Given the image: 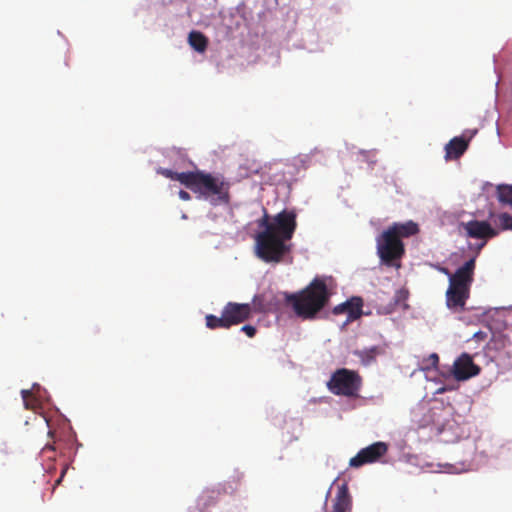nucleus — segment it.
<instances>
[{
  "instance_id": "nucleus-12",
  "label": "nucleus",
  "mask_w": 512,
  "mask_h": 512,
  "mask_svg": "<svg viewBox=\"0 0 512 512\" xmlns=\"http://www.w3.org/2000/svg\"><path fill=\"white\" fill-rule=\"evenodd\" d=\"M222 493H227L222 485L204 490L197 499L195 509H197L198 512H208L209 508L218 502V498Z\"/></svg>"
},
{
  "instance_id": "nucleus-8",
  "label": "nucleus",
  "mask_w": 512,
  "mask_h": 512,
  "mask_svg": "<svg viewBox=\"0 0 512 512\" xmlns=\"http://www.w3.org/2000/svg\"><path fill=\"white\" fill-rule=\"evenodd\" d=\"M223 313L227 328L229 329L231 326L238 325L248 320L252 315V307L251 304L248 303L240 304L228 302L223 308Z\"/></svg>"
},
{
  "instance_id": "nucleus-20",
  "label": "nucleus",
  "mask_w": 512,
  "mask_h": 512,
  "mask_svg": "<svg viewBox=\"0 0 512 512\" xmlns=\"http://www.w3.org/2000/svg\"><path fill=\"white\" fill-rule=\"evenodd\" d=\"M497 196L500 202L512 204V185H498Z\"/></svg>"
},
{
  "instance_id": "nucleus-18",
  "label": "nucleus",
  "mask_w": 512,
  "mask_h": 512,
  "mask_svg": "<svg viewBox=\"0 0 512 512\" xmlns=\"http://www.w3.org/2000/svg\"><path fill=\"white\" fill-rule=\"evenodd\" d=\"M205 321H206V326L209 329H212V330L218 329V328L228 329L223 312L221 313L220 317L215 316L213 314H208L205 317Z\"/></svg>"
},
{
  "instance_id": "nucleus-25",
  "label": "nucleus",
  "mask_w": 512,
  "mask_h": 512,
  "mask_svg": "<svg viewBox=\"0 0 512 512\" xmlns=\"http://www.w3.org/2000/svg\"><path fill=\"white\" fill-rule=\"evenodd\" d=\"M178 195H179V198L183 201H189L191 199L190 194L185 190H180Z\"/></svg>"
},
{
  "instance_id": "nucleus-16",
  "label": "nucleus",
  "mask_w": 512,
  "mask_h": 512,
  "mask_svg": "<svg viewBox=\"0 0 512 512\" xmlns=\"http://www.w3.org/2000/svg\"><path fill=\"white\" fill-rule=\"evenodd\" d=\"M190 172L191 171L175 172V171H172V170L166 169V168H160L158 170V173H160L164 177L169 178L171 180H176V181L180 182L182 185H184L185 187H187V185H188Z\"/></svg>"
},
{
  "instance_id": "nucleus-1",
  "label": "nucleus",
  "mask_w": 512,
  "mask_h": 512,
  "mask_svg": "<svg viewBox=\"0 0 512 512\" xmlns=\"http://www.w3.org/2000/svg\"><path fill=\"white\" fill-rule=\"evenodd\" d=\"M297 214L294 210H282L271 217L264 210L263 217L258 221L263 228L255 237V255L266 263H280L290 252L287 244L297 228Z\"/></svg>"
},
{
  "instance_id": "nucleus-24",
  "label": "nucleus",
  "mask_w": 512,
  "mask_h": 512,
  "mask_svg": "<svg viewBox=\"0 0 512 512\" xmlns=\"http://www.w3.org/2000/svg\"><path fill=\"white\" fill-rule=\"evenodd\" d=\"M241 331L244 332L250 338L254 337L257 332L256 328L252 325L242 326Z\"/></svg>"
},
{
  "instance_id": "nucleus-5",
  "label": "nucleus",
  "mask_w": 512,
  "mask_h": 512,
  "mask_svg": "<svg viewBox=\"0 0 512 512\" xmlns=\"http://www.w3.org/2000/svg\"><path fill=\"white\" fill-rule=\"evenodd\" d=\"M214 206L230 203V183L222 175L191 171L187 187Z\"/></svg>"
},
{
  "instance_id": "nucleus-21",
  "label": "nucleus",
  "mask_w": 512,
  "mask_h": 512,
  "mask_svg": "<svg viewBox=\"0 0 512 512\" xmlns=\"http://www.w3.org/2000/svg\"><path fill=\"white\" fill-rule=\"evenodd\" d=\"M251 307H252V312L255 311L258 313L266 312L267 310H269V305L266 302L265 295L264 294L255 295L253 297Z\"/></svg>"
},
{
  "instance_id": "nucleus-11",
  "label": "nucleus",
  "mask_w": 512,
  "mask_h": 512,
  "mask_svg": "<svg viewBox=\"0 0 512 512\" xmlns=\"http://www.w3.org/2000/svg\"><path fill=\"white\" fill-rule=\"evenodd\" d=\"M363 300L361 297L354 296L347 301L336 305L333 308L335 315L346 314L348 321H354L362 315Z\"/></svg>"
},
{
  "instance_id": "nucleus-15",
  "label": "nucleus",
  "mask_w": 512,
  "mask_h": 512,
  "mask_svg": "<svg viewBox=\"0 0 512 512\" xmlns=\"http://www.w3.org/2000/svg\"><path fill=\"white\" fill-rule=\"evenodd\" d=\"M188 42L199 53L205 52L208 46V38L199 31H191L188 35Z\"/></svg>"
},
{
  "instance_id": "nucleus-4",
  "label": "nucleus",
  "mask_w": 512,
  "mask_h": 512,
  "mask_svg": "<svg viewBox=\"0 0 512 512\" xmlns=\"http://www.w3.org/2000/svg\"><path fill=\"white\" fill-rule=\"evenodd\" d=\"M475 267L476 259L472 257L454 273H451L445 267L439 269L449 278V286L445 296L446 305L451 311L463 312L465 310L466 302L470 297V290L474 281Z\"/></svg>"
},
{
  "instance_id": "nucleus-17",
  "label": "nucleus",
  "mask_w": 512,
  "mask_h": 512,
  "mask_svg": "<svg viewBox=\"0 0 512 512\" xmlns=\"http://www.w3.org/2000/svg\"><path fill=\"white\" fill-rule=\"evenodd\" d=\"M493 223L501 230H512V216L508 213H500L491 216Z\"/></svg>"
},
{
  "instance_id": "nucleus-23",
  "label": "nucleus",
  "mask_w": 512,
  "mask_h": 512,
  "mask_svg": "<svg viewBox=\"0 0 512 512\" xmlns=\"http://www.w3.org/2000/svg\"><path fill=\"white\" fill-rule=\"evenodd\" d=\"M426 362L428 363L427 364V368H435L437 367L438 363H439V356L438 354L436 353H432L428 356V358L426 359Z\"/></svg>"
},
{
  "instance_id": "nucleus-9",
  "label": "nucleus",
  "mask_w": 512,
  "mask_h": 512,
  "mask_svg": "<svg viewBox=\"0 0 512 512\" xmlns=\"http://www.w3.org/2000/svg\"><path fill=\"white\" fill-rule=\"evenodd\" d=\"M480 373V367L476 365L468 353L461 354L454 362L452 374L458 381L468 380Z\"/></svg>"
},
{
  "instance_id": "nucleus-27",
  "label": "nucleus",
  "mask_w": 512,
  "mask_h": 512,
  "mask_svg": "<svg viewBox=\"0 0 512 512\" xmlns=\"http://www.w3.org/2000/svg\"><path fill=\"white\" fill-rule=\"evenodd\" d=\"M445 390H446L445 388H440L438 392H443Z\"/></svg>"
},
{
  "instance_id": "nucleus-10",
  "label": "nucleus",
  "mask_w": 512,
  "mask_h": 512,
  "mask_svg": "<svg viewBox=\"0 0 512 512\" xmlns=\"http://www.w3.org/2000/svg\"><path fill=\"white\" fill-rule=\"evenodd\" d=\"M464 229L467 235L474 239H490L499 234V230L493 228L487 221H468L464 224Z\"/></svg>"
},
{
  "instance_id": "nucleus-3",
  "label": "nucleus",
  "mask_w": 512,
  "mask_h": 512,
  "mask_svg": "<svg viewBox=\"0 0 512 512\" xmlns=\"http://www.w3.org/2000/svg\"><path fill=\"white\" fill-rule=\"evenodd\" d=\"M326 280L321 277H315L308 286L299 292L286 294L285 300L291 305L294 313L304 319L311 320L323 310L330 300Z\"/></svg>"
},
{
  "instance_id": "nucleus-26",
  "label": "nucleus",
  "mask_w": 512,
  "mask_h": 512,
  "mask_svg": "<svg viewBox=\"0 0 512 512\" xmlns=\"http://www.w3.org/2000/svg\"><path fill=\"white\" fill-rule=\"evenodd\" d=\"M47 451H55V447L51 444H46L43 449H42V452L45 453Z\"/></svg>"
},
{
  "instance_id": "nucleus-13",
  "label": "nucleus",
  "mask_w": 512,
  "mask_h": 512,
  "mask_svg": "<svg viewBox=\"0 0 512 512\" xmlns=\"http://www.w3.org/2000/svg\"><path fill=\"white\" fill-rule=\"evenodd\" d=\"M332 512H352V497L347 483H343L338 487Z\"/></svg>"
},
{
  "instance_id": "nucleus-2",
  "label": "nucleus",
  "mask_w": 512,
  "mask_h": 512,
  "mask_svg": "<svg viewBox=\"0 0 512 512\" xmlns=\"http://www.w3.org/2000/svg\"><path fill=\"white\" fill-rule=\"evenodd\" d=\"M418 232V224L409 220L404 223L394 222L378 235L376 248L381 264L399 269L405 255V245L402 239L414 236Z\"/></svg>"
},
{
  "instance_id": "nucleus-22",
  "label": "nucleus",
  "mask_w": 512,
  "mask_h": 512,
  "mask_svg": "<svg viewBox=\"0 0 512 512\" xmlns=\"http://www.w3.org/2000/svg\"><path fill=\"white\" fill-rule=\"evenodd\" d=\"M21 396L26 409H36L38 407V401L33 397L31 390L23 389Z\"/></svg>"
},
{
  "instance_id": "nucleus-6",
  "label": "nucleus",
  "mask_w": 512,
  "mask_h": 512,
  "mask_svg": "<svg viewBox=\"0 0 512 512\" xmlns=\"http://www.w3.org/2000/svg\"><path fill=\"white\" fill-rule=\"evenodd\" d=\"M362 385L361 375L357 371L347 368L334 371L327 382V388L332 394L348 398L359 397Z\"/></svg>"
},
{
  "instance_id": "nucleus-14",
  "label": "nucleus",
  "mask_w": 512,
  "mask_h": 512,
  "mask_svg": "<svg viewBox=\"0 0 512 512\" xmlns=\"http://www.w3.org/2000/svg\"><path fill=\"white\" fill-rule=\"evenodd\" d=\"M468 144H469V140H466L462 137H454L445 146V151H446L445 158L447 160L458 159L467 150Z\"/></svg>"
},
{
  "instance_id": "nucleus-19",
  "label": "nucleus",
  "mask_w": 512,
  "mask_h": 512,
  "mask_svg": "<svg viewBox=\"0 0 512 512\" xmlns=\"http://www.w3.org/2000/svg\"><path fill=\"white\" fill-rule=\"evenodd\" d=\"M381 353V349L378 346H372L370 348H365L359 352L357 355L361 358L362 362L365 364H369L374 361L376 356Z\"/></svg>"
},
{
  "instance_id": "nucleus-7",
  "label": "nucleus",
  "mask_w": 512,
  "mask_h": 512,
  "mask_svg": "<svg viewBox=\"0 0 512 512\" xmlns=\"http://www.w3.org/2000/svg\"><path fill=\"white\" fill-rule=\"evenodd\" d=\"M388 451V446L385 442H375L363 449H361L349 461L350 467L359 468L365 464L377 462Z\"/></svg>"
}]
</instances>
